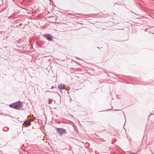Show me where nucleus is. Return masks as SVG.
Returning a JSON list of instances; mask_svg holds the SVG:
<instances>
[{
    "instance_id": "nucleus-1",
    "label": "nucleus",
    "mask_w": 154,
    "mask_h": 154,
    "mask_svg": "<svg viewBox=\"0 0 154 154\" xmlns=\"http://www.w3.org/2000/svg\"><path fill=\"white\" fill-rule=\"evenodd\" d=\"M21 104V102L19 101L11 103L9 106L11 108L18 109L20 108Z\"/></svg>"
},
{
    "instance_id": "nucleus-2",
    "label": "nucleus",
    "mask_w": 154,
    "mask_h": 154,
    "mask_svg": "<svg viewBox=\"0 0 154 154\" xmlns=\"http://www.w3.org/2000/svg\"><path fill=\"white\" fill-rule=\"evenodd\" d=\"M57 130L59 134L60 135V136H61L64 134L67 133L66 130L64 129L61 128H57Z\"/></svg>"
},
{
    "instance_id": "nucleus-3",
    "label": "nucleus",
    "mask_w": 154,
    "mask_h": 154,
    "mask_svg": "<svg viewBox=\"0 0 154 154\" xmlns=\"http://www.w3.org/2000/svg\"><path fill=\"white\" fill-rule=\"evenodd\" d=\"M44 36L49 41H51L52 39V36L49 34H45L44 35Z\"/></svg>"
},
{
    "instance_id": "nucleus-4",
    "label": "nucleus",
    "mask_w": 154,
    "mask_h": 154,
    "mask_svg": "<svg viewBox=\"0 0 154 154\" xmlns=\"http://www.w3.org/2000/svg\"><path fill=\"white\" fill-rule=\"evenodd\" d=\"M58 87L60 89H64L65 88V85L63 84H61L59 85Z\"/></svg>"
},
{
    "instance_id": "nucleus-5",
    "label": "nucleus",
    "mask_w": 154,
    "mask_h": 154,
    "mask_svg": "<svg viewBox=\"0 0 154 154\" xmlns=\"http://www.w3.org/2000/svg\"><path fill=\"white\" fill-rule=\"evenodd\" d=\"M24 123L25 125H27L28 126H29L31 124L30 122L27 120L25 121L24 122Z\"/></svg>"
},
{
    "instance_id": "nucleus-6",
    "label": "nucleus",
    "mask_w": 154,
    "mask_h": 154,
    "mask_svg": "<svg viewBox=\"0 0 154 154\" xmlns=\"http://www.w3.org/2000/svg\"><path fill=\"white\" fill-rule=\"evenodd\" d=\"M8 128L7 127H5L3 129V130L4 131H8Z\"/></svg>"
},
{
    "instance_id": "nucleus-7",
    "label": "nucleus",
    "mask_w": 154,
    "mask_h": 154,
    "mask_svg": "<svg viewBox=\"0 0 154 154\" xmlns=\"http://www.w3.org/2000/svg\"><path fill=\"white\" fill-rule=\"evenodd\" d=\"M130 154H135L134 153H131Z\"/></svg>"
},
{
    "instance_id": "nucleus-8",
    "label": "nucleus",
    "mask_w": 154,
    "mask_h": 154,
    "mask_svg": "<svg viewBox=\"0 0 154 154\" xmlns=\"http://www.w3.org/2000/svg\"><path fill=\"white\" fill-rule=\"evenodd\" d=\"M56 13H57V14H58V13H57V12H58V10H56Z\"/></svg>"
},
{
    "instance_id": "nucleus-9",
    "label": "nucleus",
    "mask_w": 154,
    "mask_h": 154,
    "mask_svg": "<svg viewBox=\"0 0 154 154\" xmlns=\"http://www.w3.org/2000/svg\"><path fill=\"white\" fill-rule=\"evenodd\" d=\"M76 58L78 60H79V58L77 57H76Z\"/></svg>"
},
{
    "instance_id": "nucleus-10",
    "label": "nucleus",
    "mask_w": 154,
    "mask_h": 154,
    "mask_svg": "<svg viewBox=\"0 0 154 154\" xmlns=\"http://www.w3.org/2000/svg\"><path fill=\"white\" fill-rule=\"evenodd\" d=\"M115 110H116V111L119 110H118V109H115Z\"/></svg>"
},
{
    "instance_id": "nucleus-11",
    "label": "nucleus",
    "mask_w": 154,
    "mask_h": 154,
    "mask_svg": "<svg viewBox=\"0 0 154 154\" xmlns=\"http://www.w3.org/2000/svg\"><path fill=\"white\" fill-rule=\"evenodd\" d=\"M53 11H54V10H53ZM54 11H54V12H56L55 11V10H54Z\"/></svg>"
},
{
    "instance_id": "nucleus-12",
    "label": "nucleus",
    "mask_w": 154,
    "mask_h": 154,
    "mask_svg": "<svg viewBox=\"0 0 154 154\" xmlns=\"http://www.w3.org/2000/svg\"><path fill=\"white\" fill-rule=\"evenodd\" d=\"M21 25V24H20V25Z\"/></svg>"
},
{
    "instance_id": "nucleus-13",
    "label": "nucleus",
    "mask_w": 154,
    "mask_h": 154,
    "mask_svg": "<svg viewBox=\"0 0 154 154\" xmlns=\"http://www.w3.org/2000/svg\"><path fill=\"white\" fill-rule=\"evenodd\" d=\"M136 15H138L137 14H135Z\"/></svg>"
},
{
    "instance_id": "nucleus-14",
    "label": "nucleus",
    "mask_w": 154,
    "mask_h": 154,
    "mask_svg": "<svg viewBox=\"0 0 154 154\" xmlns=\"http://www.w3.org/2000/svg\"><path fill=\"white\" fill-rule=\"evenodd\" d=\"M152 154H154V153H153V152H152Z\"/></svg>"
},
{
    "instance_id": "nucleus-15",
    "label": "nucleus",
    "mask_w": 154,
    "mask_h": 154,
    "mask_svg": "<svg viewBox=\"0 0 154 154\" xmlns=\"http://www.w3.org/2000/svg\"><path fill=\"white\" fill-rule=\"evenodd\" d=\"M24 0H23V1H24Z\"/></svg>"
},
{
    "instance_id": "nucleus-16",
    "label": "nucleus",
    "mask_w": 154,
    "mask_h": 154,
    "mask_svg": "<svg viewBox=\"0 0 154 154\" xmlns=\"http://www.w3.org/2000/svg\"><path fill=\"white\" fill-rule=\"evenodd\" d=\"M49 0V1H51V0Z\"/></svg>"
}]
</instances>
